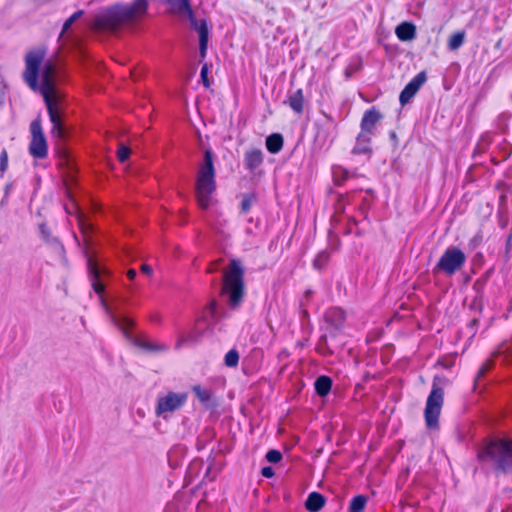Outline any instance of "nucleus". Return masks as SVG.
Instances as JSON below:
<instances>
[{"mask_svg": "<svg viewBox=\"0 0 512 512\" xmlns=\"http://www.w3.org/2000/svg\"><path fill=\"white\" fill-rule=\"evenodd\" d=\"M284 139L280 133H272L266 137L265 145L271 154H277L283 147Z\"/></svg>", "mask_w": 512, "mask_h": 512, "instance_id": "6ab92c4d", "label": "nucleus"}, {"mask_svg": "<svg viewBox=\"0 0 512 512\" xmlns=\"http://www.w3.org/2000/svg\"><path fill=\"white\" fill-rule=\"evenodd\" d=\"M332 385H333V380L330 376L320 375L314 381L315 393L319 397L325 398L331 392Z\"/></svg>", "mask_w": 512, "mask_h": 512, "instance_id": "2eb2a0df", "label": "nucleus"}, {"mask_svg": "<svg viewBox=\"0 0 512 512\" xmlns=\"http://www.w3.org/2000/svg\"><path fill=\"white\" fill-rule=\"evenodd\" d=\"M209 73V66L207 63L203 64L200 70V78L201 82L204 85V87L209 88L210 87V80L208 77Z\"/></svg>", "mask_w": 512, "mask_h": 512, "instance_id": "c9c22d12", "label": "nucleus"}, {"mask_svg": "<svg viewBox=\"0 0 512 512\" xmlns=\"http://www.w3.org/2000/svg\"><path fill=\"white\" fill-rule=\"evenodd\" d=\"M282 453L276 449H270L265 455V459L271 464H277L282 460Z\"/></svg>", "mask_w": 512, "mask_h": 512, "instance_id": "2f4dec72", "label": "nucleus"}, {"mask_svg": "<svg viewBox=\"0 0 512 512\" xmlns=\"http://www.w3.org/2000/svg\"><path fill=\"white\" fill-rule=\"evenodd\" d=\"M79 228L83 235L86 244L85 254L87 257V268L89 276L92 281V288L99 296L100 303L109 315L113 324L121 330L123 335L135 346L145 349L147 351L156 352L164 349L162 346L152 344L144 339H141L133 334L135 328V321L126 313L121 310V305L128 303V298L120 294L111 296V303L104 295L105 284L103 279L110 276V271L107 267L99 262L96 256L90 255L89 247L93 245L92 235L95 232L93 223L85 217L79 218Z\"/></svg>", "mask_w": 512, "mask_h": 512, "instance_id": "f257e3e1", "label": "nucleus"}, {"mask_svg": "<svg viewBox=\"0 0 512 512\" xmlns=\"http://www.w3.org/2000/svg\"><path fill=\"white\" fill-rule=\"evenodd\" d=\"M501 44H502V39H499L496 44H495V48L496 49H499L501 47Z\"/></svg>", "mask_w": 512, "mask_h": 512, "instance_id": "4d7b16f0", "label": "nucleus"}, {"mask_svg": "<svg viewBox=\"0 0 512 512\" xmlns=\"http://www.w3.org/2000/svg\"><path fill=\"white\" fill-rule=\"evenodd\" d=\"M303 307H304V302H303V301H301V303H300V308H301V317H302V319L304 320V319H306V318H308V317H309V314H308V311H307L306 309H304Z\"/></svg>", "mask_w": 512, "mask_h": 512, "instance_id": "de8ad7c7", "label": "nucleus"}, {"mask_svg": "<svg viewBox=\"0 0 512 512\" xmlns=\"http://www.w3.org/2000/svg\"><path fill=\"white\" fill-rule=\"evenodd\" d=\"M465 262V253L460 248L451 246L444 251L432 271L433 274L443 272L447 276H452L464 266Z\"/></svg>", "mask_w": 512, "mask_h": 512, "instance_id": "0eeeda50", "label": "nucleus"}, {"mask_svg": "<svg viewBox=\"0 0 512 512\" xmlns=\"http://www.w3.org/2000/svg\"><path fill=\"white\" fill-rule=\"evenodd\" d=\"M83 14H84L83 10H78V11L74 12L69 18H67L62 26V31L60 33V37L63 36L66 32H68L70 30V28L72 27V25L78 19H80Z\"/></svg>", "mask_w": 512, "mask_h": 512, "instance_id": "cd10ccee", "label": "nucleus"}, {"mask_svg": "<svg viewBox=\"0 0 512 512\" xmlns=\"http://www.w3.org/2000/svg\"><path fill=\"white\" fill-rule=\"evenodd\" d=\"M185 16L188 17L191 28L198 33L199 40L203 38L209 39V27L205 19H197L194 15L193 9L191 10V13H186Z\"/></svg>", "mask_w": 512, "mask_h": 512, "instance_id": "ddd939ff", "label": "nucleus"}, {"mask_svg": "<svg viewBox=\"0 0 512 512\" xmlns=\"http://www.w3.org/2000/svg\"><path fill=\"white\" fill-rule=\"evenodd\" d=\"M289 107L297 114H301L304 109V95L302 89L288 93Z\"/></svg>", "mask_w": 512, "mask_h": 512, "instance_id": "a211bd4d", "label": "nucleus"}, {"mask_svg": "<svg viewBox=\"0 0 512 512\" xmlns=\"http://www.w3.org/2000/svg\"><path fill=\"white\" fill-rule=\"evenodd\" d=\"M345 318V312L340 308L330 309L325 315L326 322L335 325V330H342Z\"/></svg>", "mask_w": 512, "mask_h": 512, "instance_id": "f3484780", "label": "nucleus"}, {"mask_svg": "<svg viewBox=\"0 0 512 512\" xmlns=\"http://www.w3.org/2000/svg\"><path fill=\"white\" fill-rule=\"evenodd\" d=\"M327 335L328 337L330 336L331 338H335L338 333L341 331V330H335V325H329L328 324V327H327Z\"/></svg>", "mask_w": 512, "mask_h": 512, "instance_id": "79ce46f5", "label": "nucleus"}, {"mask_svg": "<svg viewBox=\"0 0 512 512\" xmlns=\"http://www.w3.org/2000/svg\"><path fill=\"white\" fill-rule=\"evenodd\" d=\"M136 275H137V272L134 269H129L127 271V277H128L129 280H134Z\"/></svg>", "mask_w": 512, "mask_h": 512, "instance_id": "09e8293b", "label": "nucleus"}, {"mask_svg": "<svg viewBox=\"0 0 512 512\" xmlns=\"http://www.w3.org/2000/svg\"><path fill=\"white\" fill-rule=\"evenodd\" d=\"M311 295H312V291H311V290H309V289H308V290H306V291L304 292V299H305L306 301H309V299L311 298Z\"/></svg>", "mask_w": 512, "mask_h": 512, "instance_id": "3c124183", "label": "nucleus"}, {"mask_svg": "<svg viewBox=\"0 0 512 512\" xmlns=\"http://www.w3.org/2000/svg\"><path fill=\"white\" fill-rule=\"evenodd\" d=\"M140 269H141V272L146 275H151L152 271H153L152 267L148 264H142Z\"/></svg>", "mask_w": 512, "mask_h": 512, "instance_id": "49530a36", "label": "nucleus"}, {"mask_svg": "<svg viewBox=\"0 0 512 512\" xmlns=\"http://www.w3.org/2000/svg\"><path fill=\"white\" fill-rule=\"evenodd\" d=\"M185 341H186V339H185V338H181V339L178 341V343H177L176 347H177V348H180V347H181V345H182Z\"/></svg>", "mask_w": 512, "mask_h": 512, "instance_id": "6e6d98bb", "label": "nucleus"}, {"mask_svg": "<svg viewBox=\"0 0 512 512\" xmlns=\"http://www.w3.org/2000/svg\"><path fill=\"white\" fill-rule=\"evenodd\" d=\"M77 173V168L74 164L69 163V177L71 178V181H75V174Z\"/></svg>", "mask_w": 512, "mask_h": 512, "instance_id": "37998d69", "label": "nucleus"}, {"mask_svg": "<svg viewBox=\"0 0 512 512\" xmlns=\"http://www.w3.org/2000/svg\"><path fill=\"white\" fill-rule=\"evenodd\" d=\"M372 135L373 130H361L356 138V144L352 149V153L355 155H367L370 157L372 154V148L370 145Z\"/></svg>", "mask_w": 512, "mask_h": 512, "instance_id": "9b49d317", "label": "nucleus"}, {"mask_svg": "<svg viewBox=\"0 0 512 512\" xmlns=\"http://www.w3.org/2000/svg\"><path fill=\"white\" fill-rule=\"evenodd\" d=\"M491 273H492V270L490 269L481 277V279L487 281L488 278L490 277Z\"/></svg>", "mask_w": 512, "mask_h": 512, "instance_id": "5fc2aeb1", "label": "nucleus"}, {"mask_svg": "<svg viewBox=\"0 0 512 512\" xmlns=\"http://www.w3.org/2000/svg\"><path fill=\"white\" fill-rule=\"evenodd\" d=\"M193 392L195 393L198 400L205 405L207 408L212 407L211 399H212V393L208 389H203L199 385H195L192 388Z\"/></svg>", "mask_w": 512, "mask_h": 512, "instance_id": "4be33fe9", "label": "nucleus"}, {"mask_svg": "<svg viewBox=\"0 0 512 512\" xmlns=\"http://www.w3.org/2000/svg\"><path fill=\"white\" fill-rule=\"evenodd\" d=\"M71 131L72 130H51V133L57 141L65 142L69 139Z\"/></svg>", "mask_w": 512, "mask_h": 512, "instance_id": "f704fd0d", "label": "nucleus"}, {"mask_svg": "<svg viewBox=\"0 0 512 512\" xmlns=\"http://www.w3.org/2000/svg\"><path fill=\"white\" fill-rule=\"evenodd\" d=\"M390 139L393 142V145L396 146L398 144V139L395 131H391L390 133Z\"/></svg>", "mask_w": 512, "mask_h": 512, "instance_id": "8fccbe9b", "label": "nucleus"}, {"mask_svg": "<svg viewBox=\"0 0 512 512\" xmlns=\"http://www.w3.org/2000/svg\"><path fill=\"white\" fill-rule=\"evenodd\" d=\"M261 475L265 478H272L275 475V472L271 466H264L261 469Z\"/></svg>", "mask_w": 512, "mask_h": 512, "instance_id": "ea45409f", "label": "nucleus"}, {"mask_svg": "<svg viewBox=\"0 0 512 512\" xmlns=\"http://www.w3.org/2000/svg\"><path fill=\"white\" fill-rule=\"evenodd\" d=\"M397 38L402 42H409L416 38V26L413 22L404 21L395 28Z\"/></svg>", "mask_w": 512, "mask_h": 512, "instance_id": "f8f14e48", "label": "nucleus"}, {"mask_svg": "<svg viewBox=\"0 0 512 512\" xmlns=\"http://www.w3.org/2000/svg\"><path fill=\"white\" fill-rule=\"evenodd\" d=\"M288 356H289V353H288V351H287L286 349H283V350L279 353V355H278V357H279L280 359H282V358H284V357H288Z\"/></svg>", "mask_w": 512, "mask_h": 512, "instance_id": "603ef678", "label": "nucleus"}, {"mask_svg": "<svg viewBox=\"0 0 512 512\" xmlns=\"http://www.w3.org/2000/svg\"><path fill=\"white\" fill-rule=\"evenodd\" d=\"M245 269L237 258H232L228 267L223 271L221 292L227 297L231 309L238 308L245 296Z\"/></svg>", "mask_w": 512, "mask_h": 512, "instance_id": "20e7f679", "label": "nucleus"}, {"mask_svg": "<svg viewBox=\"0 0 512 512\" xmlns=\"http://www.w3.org/2000/svg\"><path fill=\"white\" fill-rule=\"evenodd\" d=\"M118 159L120 162H125L130 156V148L124 143H120L117 151Z\"/></svg>", "mask_w": 512, "mask_h": 512, "instance_id": "72a5a7b5", "label": "nucleus"}, {"mask_svg": "<svg viewBox=\"0 0 512 512\" xmlns=\"http://www.w3.org/2000/svg\"><path fill=\"white\" fill-rule=\"evenodd\" d=\"M511 118H512V113H510V112L505 111V112L500 113L496 120L497 128H507L508 123Z\"/></svg>", "mask_w": 512, "mask_h": 512, "instance_id": "473e14b6", "label": "nucleus"}, {"mask_svg": "<svg viewBox=\"0 0 512 512\" xmlns=\"http://www.w3.org/2000/svg\"><path fill=\"white\" fill-rule=\"evenodd\" d=\"M239 362V352L236 349L229 350L224 357V364L227 367L234 368Z\"/></svg>", "mask_w": 512, "mask_h": 512, "instance_id": "c85d7f7f", "label": "nucleus"}, {"mask_svg": "<svg viewBox=\"0 0 512 512\" xmlns=\"http://www.w3.org/2000/svg\"><path fill=\"white\" fill-rule=\"evenodd\" d=\"M465 41V32L457 31L452 34L448 41V48L452 51L459 49Z\"/></svg>", "mask_w": 512, "mask_h": 512, "instance_id": "a878e982", "label": "nucleus"}, {"mask_svg": "<svg viewBox=\"0 0 512 512\" xmlns=\"http://www.w3.org/2000/svg\"><path fill=\"white\" fill-rule=\"evenodd\" d=\"M8 167V154L6 149H3L0 153V171L4 173Z\"/></svg>", "mask_w": 512, "mask_h": 512, "instance_id": "4c0bfd02", "label": "nucleus"}, {"mask_svg": "<svg viewBox=\"0 0 512 512\" xmlns=\"http://www.w3.org/2000/svg\"><path fill=\"white\" fill-rule=\"evenodd\" d=\"M477 459L483 468L496 475L512 473V438L493 436L485 438L477 448Z\"/></svg>", "mask_w": 512, "mask_h": 512, "instance_id": "7ed1b4c3", "label": "nucleus"}, {"mask_svg": "<svg viewBox=\"0 0 512 512\" xmlns=\"http://www.w3.org/2000/svg\"><path fill=\"white\" fill-rule=\"evenodd\" d=\"M29 128H42V121H41L40 117H37L36 119H34L30 123Z\"/></svg>", "mask_w": 512, "mask_h": 512, "instance_id": "a18cd8bd", "label": "nucleus"}, {"mask_svg": "<svg viewBox=\"0 0 512 512\" xmlns=\"http://www.w3.org/2000/svg\"><path fill=\"white\" fill-rule=\"evenodd\" d=\"M381 118V113L372 107L364 113L360 123V128H373Z\"/></svg>", "mask_w": 512, "mask_h": 512, "instance_id": "aec40b11", "label": "nucleus"}, {"mask_svg": "<svg viewBox=\"0 0 512 512\" xmlns=\"http://www.w3.org/2000/svg\"><path fill=\"white\" fill-rule=\"evenodd\" d=\"M28 151L35 159H45L48 155V143L43 130H31Z\"/></svg>", "mask_w": 512, "mask_h": 512, "instance_id": "1a4fd4ad", "label": "nucleus"}, {"mask_svg": "<svg viewBox=\"0 0 512 512\" xmlns=\"http://www.w3.org/2000/svg\"><path fill=\"white\" fill-rule=\"evenodd\" d=\"M208 41H209V39H204V38L199 40V52H200V56L202 58L206 57V53H207V49H208Z\"/></svg>", "mask_w": 512, "mask_h": 512, "instance_id": "58836bf2", "label": "nucleus"}, {"mask_svg": "<svg viewBox=\"0 0 512 512\" xmlns=\"http://www.w3.org/2000/svg\"><path fill=\"white\" fill-rule=\"evenodd\" d=\"M263 163V153L260 149L247 151L244 157L245 168L253 172Z\"/></svg>", "mask_w": 512, "mask_h": 512, "instance_id": "dca6fc26", "label": "nucleus"}, {"mask_svg": "<svg viewBox=\"0 0 512 512\" xmlns=\"http://www.w3.org/2000/svg\"><path fill=\"white\" fill-rule=\"evenodd\" d=\"M486 284V280H482L481 278L477 279L473 285V288L477 291V293L479 294L484 286Z\"/></svg>", "mask_w": 512, "mask_h": 512, "instance_id": "a19ab883", "label": "nucleus"}, {"mask_svg": "<svg viewBox=\"0 0 512 512\" xmlns=\"http://www.w3.org/2000/svg\"><path fill=\"white\" fill-rule=\"evenodd\" d=\"M326 498L319 492L313 491L308 494L305 501V509L309 512H319L325 505Z\"/></svg>", "mask_w": 512, "mask_h": 512, "instance_id": "4468645a", "label": "nucleus"}, {"mask_svg": "<svg viewBox=\"0 0 512 512\" xmlns=\"http://www.w3.org/2000/svg\"><path fill=\"white\" fill-rule=\"evenodd\" d=\"M187 399L188 393L186 392L176 393L169 391L166 395L158 397L155 407V414L165 418L166 413L175 412L184 406L187 402Z\"/></svg>", "mask_w": 512, "mask_h": 512, "instance_id": "6e6552de", "label": "nucleus"}, {"mask_svg": "<svg viewBox=\"0 0 512 512\" xmlns=\"http://www.w3.org/2000/svg\"><path fill=\"white\" fill-rule=\"evenodd\" d=\"M45 58V51L42 49L32 50L25 57L24 80L34 91L40 90L47 108L52 124L51 128H75L66 121L64 111L52 98L53 86L49 75H43L41 86H39L40 67Z\"/></svg>", "mask_w": 512, "mask_h": 512, "instance_id": "f03ea898", "label": "nucleus"}, {"mask_svg": "<svg viewBox=\"0 0 512 512\" xmlns=\"http://www.w3.org/2000/svg\"><path fill=\"white\" fill-rule=\"evenodd\" d=\"M491 273H492V270L490 269L481 277V279L487 281L488 278L490 277Z\"/></svg>", "mask_w": 512, "mask_h": 512, "instance_id": "864d4df0", "label": "nucleus"}, {"mask_svg": "<svg viewBox=\"0 0 512 512\" xmlns=\"http://www.w3.org/2000/svg\"><path fill=\"white\" fill-rule=\"evenodd\" d=\"M221 261H222V260H218V261H216V262H213V263L210 265V267L207 269V272H208V273H213V272L217 271V270L219 269V266H220V264H221Z\"/></svg>", "mask_w": 512, "mask_h": 512, "instance_id": "c03bdc74", "label": "nucleus"}, {"mask_svg": "<svg viewBox=\"0 0 512 512\" xmlns=\"http://www.w3.org/2000/svg\"><path fill=\"white\" fill-rule=\"evenodd\" d=\"M427 75L425 71L416 74L403 88L399 95V101L402 106L408 104L416 95L422 85L426 82Z\"/></svg>", "mask_w": 512, "mask_h": 512, "instance_id": "9d476101", "label": "nucleus"}, {"mask_svg": "<svg viewBox=\"0 0 512 512\" xmlns=\"http://www.w3.org/2000/svg\"><path fill=\"white\" fill-rule=\"evenodd\" d=\"M477 322H478V320H477V319H473L471 323H472V324H476Z\"/></svg>", "mask_w": 512, "mask_h": 512, "instance_id": "13d9d810", "label": "nucleus"}, {"mask_svg": "<svg viewBox=\"0 0 512 512\" xmlns=\"http://www.w3.org/2000/svg\"><path fill=\"white\" fill-rule=\"evenodd\" d=\"M329 259V253L326 250L320 251L313 261V266L320 270L322 269Z\"/></svg>", "mask_w": 512, "mask_h": 512, "instance_id": "7c9ffc66", "label": "nucleus"}, {"mask_svg": "<svg viewBox=\"0 0 512 512\" xmlns=\"http://www.w3.org/2000/svg\"><path fill=\"white\" fill-rule=\"evenodd\" d=\"M362 68V64L361 62L359 63H356V64H349L346 68H345V71H344V74H345V78L346 79H349L351 78L355 73H357L360 69Z\"/></svg>", "mask_w": 512, "mask_h": 512, "instance_id": "e433bc0d", "label": "nucleus"}, {"mask_svg": "<svg viewBox=\"0 0 512 512\" xmlns=\"http://www.w3.org/2000/svg\"><path fill=\"white\" fill-rule=\"evenodd\" d=\"M448 379L443 375H435L431 391L427 397L424 409L425 423L428 429L433 430L439 427V416L444 402V387Z\"/></svg>", "mask_w": 512, "mask_h": 512, "instance_id": "423d86ee", "label": "nucleus"}, {"mask_svg": "<svg viewBox=\"0 0 512 512\" xmlns=\"http://www.w3.org/2000/svg\"><path fill=\"white\" fill-rule=\"evenodd\" d=\"M333 181L336 186H341L350 177V173L347 169L341 166H333L332 168Z\"/></svg>", "mask_w": 512, "mask_h": 512, "instance_id": "5701e85b", "label": "nucleus"}, {"mask_svg": "<svg viewBox=\"0 0 512 512\" xmlns=\"http://www.w3.org/2000/svg\"><path fill=\"white\" fill-rule=\"evenodd\" d=\"M216 189L215 168L213 164V154L207 149L204 152L203 163L196 182V193L198 206L206 210L210 206L211 195Z\"/></svg>", "mask_w": 512, "mask_h": 512, "instance_id": "39448f33", "label": "nucleus"}, {"mask_svg": "<svg viewBox=\"0 0 512 512\" xmlns=\"http://www.w3.org/2000/svg\"><path fill=\"white\" fill-rule=\"evenodd\" d=\"M255 201H256V195L254 193L245 194L241 201V212L247 213Z\"/></svg>", "mask_w": 512, "mask_h": 512, "instance_id": "c756f323", "label": "nucleus"}, {"mask_svg": "<svg viewBox=\"0 0 512 512\" xmlns=\"http://www.w3.org/2000/svg\"><path fill=\"white\" fill-rule=\"evenodd\" d=\"M171 8L179 13L185 15L186 13H191L192 7L190 0H166Z\"/></svg>", "mask_w": 512, "mask_h": 512, "instance_id": "b1692460", "label": "nucleus"}, {"mask_svg": "<svg viewBox=\"0 0 512 512\" xmlns=\"http://www.w3.org/2000/svg\"><path fill=\"white\" fill-rule=\"evenodd\" d=\"M367 496L359 494L354 496L349 504V512H363L367 504Z\"/></svg>", "mask_w": 512, "mask_h": 512, "instance_id": "393cba45", "label": "nucleus"}, {"mask_svg": "<svg viewBox=\"0 0 512 512\" xmlns=\"http://www.w3.org/2000/svg\"><path fill=\"white\" fill-rule=\"evenodd\" d=\"M316 351L323 356H330L333 354V351L330 349L328 345V335L323 334L318 341Z\"/></svg>", "mask_w": 512, "mask_h": 512, "instance_id": "bb28decb", "label": "nucleus"}, {"mask_svg": "<svg viewBox=\"0 0 512 512\" xmlns=\"http://www.w3.org/2000/svg\"><path fill=\"white\" fill-rule=\"evenodd\" d=\"M39 229L43 240L47 244L51 245L56 250H59L61 252L64 251V246L61 244L57 237L51 235V232L45 223L40 224Z\"/></svg>", "mask_w": 512, "mask_h": 512, "instance_id": "412c9836", "label": "nucleus"}]
</instances>
